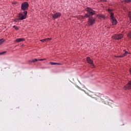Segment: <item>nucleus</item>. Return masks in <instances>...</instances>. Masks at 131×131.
<instances>
[{
	"mask_svg": "<svg viewBox=\"0 0 131 131\" xmlns=\"http://www.w3.org/2000/svg\"><path fill=\"white\" fill-rule=\"evenodd\" d=\"M95 21H96V19H95L93 17H89V22L90 23V25H93L95 24Z\"/></svg>",
	"mask_w": 131,
	"mask_h": 131,
	"instance_id": "obj_8",
	"label": "nucleus"
},
{
	"mask_svg": "<svg viewBox=\"0 0 131 131\" xmlns=\"http://www.w3.org/2000/svg\"><path fill=\"white\" fill-rule=\"evenodd\" d=\"M98 100L99 102H102L106 105H110V99H105L104 100L102 99V98L98 97Z\"/></svg>",
	"mask_w": 131,
	"mask_h": 131,
	"instance_id": "obj_3",
	"label": "nucleus"
},
{
	"mask_svg": "<svg viewBox=\"0 0 131 131\" xmlns=\"http://www.w3.org/2000/svg\"><path fill=\"white\" fill-rule=\"evenodd\" d=\"M13 28H15L16 30H19V28H18V27H16V26H14Z\"/></svg>",
	"mask_w": 131,
	"mask_h": 131,
	"instance_id": "obj_18",
	"label": "nucleus"
},
{
	"mask_svg": "<svg viewBox=\"0 0 131 131\" xmlns=\"http://www.w3.org/2000/svg\"><path fill=\"white\" fill-rule=\"evenodd\" d=\"M123 37V34H115L112 36V38H113V39H116L117 40H118V39H121V38Z\"/></svg>",
	"mask_w": 131,
	"mask_h": 131,
	"instance_id": "obj_4",
	"label": "nucleus"
},
{
	"mask_svg": "<svg viewBox=\"0 0 131 131\" xmlns=\"http://www.w3.org/2000/svg\"><path fill=\"white\" fill-rule=\"evenodd\" d=\"M124 90H131V80L128 82V83L124 86Z\"/></svg>",
	"mask_w": 131,
	"mask_h": 131,
	"instance_id": "obj_7",
	"label": "nucleus"
},
{
	"mask_svg": "<svg viewBox=\"0 0 131 131\" xmlns=\"http://www.w3.org/2000/svg\"><path fill=\"white\" fill-rule=\"evenodd\" d=\"M111 19H112L113 25H116L117 24V20L114 18V13L111 12Z\"/></svg>",
	"mask_w": 131,
	"mask_h": 131,
	"instance_id": "obj_5",
	"label": "nucleus"
},
{
	"mask_svg": "<svg viewBox=\"0 0 131 131\" xmlns=\"http://www.w3.org/2000/svg\"><path fill=\"white\" fill-rule=\"evenodd\" d=\"M37 61H38V59H34L32 60L31 61H30V62H32L33 63H34L35 62H37Z\"/></svg>",
	"mask_w": 131,
	"mask_h": 131,
	"instance_id": "obj_15",
	"label": "nucleus"
},
{
	"mask_svg": "<svg viewBox=\"0 0 131 131\" xmlns=\"http://www.w3.org/2000/svg\"><path fill=\"white\" fill-rule=\"evenodd\" d=\"M29 7V4L27 2H24L21 4V9L22 11L19 14V20H24L27 18V10H28V7Z\"/></svg>",
	"mask_w": 131,
	"mask_h": 131,
	"instance_id": "obj_1",
	"label": "nucleus"
},
{
	"mask_svg": "<svg viewBox=\"0 0 131 131\" xmlns=\"http://www.w3.org/2000/svg\"><path fill=\"white\" fill-rule=\"evenodd\" d=\"M6 53H7V52L4 51V52H3L2 53H0V55H4V54H6Z\"/></svg>",
	"mask_w": 131,
	"mask_h": 131,
	"instance_id": "obj_22",
	"label": "nucleus"
},
{
	"mask_svg": "<svg viewBox=\"0 0 131 131\" xmlns=\"http://www.w3.org/2000/svg\"><path fill=\"white\" fill-rule=\"evenodd\" d=\"M100 2H102V3H104V2H106V0H99Z\"/></svg>",
	"mask_w": 131,
	"mask_h": 131,
	"instance_id": "obj_23",
	"label": "nucleus"
},
{
	"mask_svg": "<svg viewBox=\"0 0 131 131\" xmlns=\"http://www.w3.org/2000/svg\"><path fill=\"white\" fill-rule=\"evenodd\" d=\"M46 60V58H44V59H38V61H45Z\"/></svg>",
	"mask_w": 131,
	"mask_h": 131,
	"instance_id": "obj_21",
	"label": "nucleus"
},
{
	"mask_svg": "<svg viewBox=\"0 0 131 131\" xmlns=\"http://www.w3.org/2000/svg\"><path fill=\"white\" fill-rule=\"evenodd\" d=\"M108 12H112V9H108Z\"/></svg>",
	"mask_w": 131,
	"mask_h": 131,
	"instance_id": "obj_24",
	"label": "nucleus"
},
{
	"mask_svg": "<svg viewBox=\"0 0 131 131\" xmlns=\"http://www.w3.org/2000/svg\"><path fill=\"white\" fill-rule=\"evenodd\" d=\"M97 17L99 19H105V16L103 14H98L97 15Z\"/></svg>",
	"mask_w": 131,
	"mask_h": 131,
	"instance_id": "obj_12",
	"label": "nucleus"
},
{
	"mask_svg": "<svg viewBox=\"0 0 131 131\" xmlns=\"http://www.w3.org/2000/svg\"><path fill=\"white\" fill-rule=\"evenodd\" d=\"M127 36H128V37H129V38H131V31L128 33Z\"/></svg>",
	"mask_w": 131,
	"mask_h": 131,
	"instance_id": "obj_16",
	"label": "nucleus"
},
{
	"mask_svg": "<svg viewBox=\"0 0 131 131\" xmlns=\"http://www.w3.org/2000/svg\"><path fill=\"white\" fill-rule=\"evenodd\" d=\"M24 40H25V39L24 38H20L16 39L15 40V41H16V42H20L23 41Z\"/></svg>",
	"mask_w": 131,
	"mask_h": 131,
	"instance_id": "obj_13",
	"label": "nucleus"
},
{
	"mask_svg": "<svg viewBox=\"0 0 131 131\" xmlns=\"http://www.w3.org/2000/svg\"><path fill=\"white\" fill-rule=\"evenodd\" d=\"M85 10L86 11L87 13H88L89 16H94L95 14H96V11L92 9V8L90 7H87L85 9Z\"/></svg>",
	"mask_w": 131,
	"mask_h": 131,
	"instance_id": "obj_2",
	"label": "nucleus"
},
{
	"mask_svg": "<svg viewBox=\"0 0 131 131\" xmlns=\"http://www.w3.org/2000/svg\"><path fill=\"white\" fill-rule=\"evenodd\" d=\"M61 15L62 14H61V13L58 12V13H56L54 14H53L52 15V17L55 20V19H57V18H59V17H61Z\"/></svg>",
	"mask_w": 131,
	"mask_h": 131,
	"instance_id": "obj_9",
	"label": "nucleus"
},
{
	"mask_svg": "<svg viewBox=\"0 0 131 131\" xmlns=\"http://www.w3.org/2000/svg\"><path fill=\"white\" fill-rule=\"evenodd\" d=\"M123 54L120 55V56H117V58H123V57H125V56H127L128 55V52L126 51V50H124Z\"/></svg>",
	"mask_w": 131,
	"mask_h": 131,
	"instance_id": "obj_6",
	"label": "nucleus"
},
{
	"mask_svg": "<svg viewBox=\"0 0 131 131\" xmlns=\"http://www.w3.org/2000/svg\"><path fill=\"white\" fill-rule=\"evenodd\" d=\"M131 0H124V3H130Z\"/></svg>",
	"mask_w": 131,
	"mask_h": 131,
	"instance_id": "obj_17",
	"label": "nucleus"
},
{
	"mask_svg": "<svg viewBox=\"0 0 131 131\" xmlns=\"http://www.w3.org/2000/svg\"><path fill=\"white\" fill-rule=\"evenodd\" d=\"M51 65H62V63L54 62H50Z\"/></svg>",
	"mask_w": 131,
	"mask_h": 131,
	"instance_id": "obj_14",
	"label": "nucleus"
},
{
	"mask_svg": "<svg viewBox=\"0 0 131 131\" xmlns=\"http://www.w3.org/2000/svg\"><path fill=\"white\" fill-rule=\"evenodd\" d=\"M4 43V41H2V39H0V46L1 45H3Z\"/></svg>",
	"mask_w": 131,
	"mask_h": 131,
	"instance_id": "obj_20",
	"label": "nucleus"
},
{
	"mask_svg": "<svg viewBox=\"0 0 131 131\" xmlns=\"http://www.w3.org/2000/svg\"><path fill=\"white\" fill-rule=\"evenodd\" d=\"M51 39H52V38H46L45 39L40 40V41L44 42V41H49V40H51Z\"/></svg>",
	"mask_w": 131,
	"mask_h": 131,
	"instance_id": "obj_11",
	"label": "nucleus"
},
{
	"mask_svg": "<svg viewBox=\"0 0 131 131\" xmlns=\"http://www.w3.org/2000/svg\"><path fill=\"white\" fill-rule=\"evenodd\" d=\"M84 17H91V16L89 15V13L87 12V13L86 14H85Z\"/></svg>",
	"mask_w": 131,
	"mask_h": 131,
	"instance_id": "obj_19",
	"label": "nucleus"
},
{
	"mask_svg": "<svg viewBox=\"0 0 131 131\" xmlns=\"http://www.w3.org/2000/svg\"><path fill=\"white\" fill-rule=\"evenodd\" d=\"M86 60H87V62L89 63V64H91V65L94 66L93 60L91 59L90 57H87Z\"/></svg>",
	"mask_w": 131,
	"mask_h": 131,
	"instance_id": "obj_10",
	"label": "nucleus"
}]
</instances>
